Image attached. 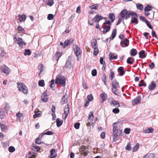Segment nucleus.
<instances>
[{
  "mask_svg": "<svg viewBox=\"0 0 158 158\" xmlns=\"http://www.w3.org/2000/svg\"><path fill=\"white\" fill-rule=\"evenodd\" d=\"M18 17L19 20L21 22L23 21L26 19V16L24 15H19Z\"/></svg>",
  "mask_w": 158,
  "mask_h": 158,
  "instance_id": "nucleus-27",
  "label": "nucleus"
},
{
  "mask_svg": "<svg viewBox=\"0 0 158 158\" xmlns=\"http://www.w3.org/2000/svg\"><path fill=\"white\" fill-rule=\"evenodd\" d=\"M35 114L33 115V118H35L39 117L41 116V112L40 111L38 112H35Z\"/></svg>",
  "mask_w": 158,
  "mask_h": 158,
  "instance_id": "nucleus-41",
  "label": "nucleus"
},
{
  "mask_svg": "<svg viewBox=\"0 0 158 158\" xmlns=\"http://www.w3.org/2000/svg\"><path fill=\"white\" fill-rule=\"evenodd\" d=\"M90 114L89 115V116L88 121L90 124H92L94 123L93 118V112H91Z\"/></svg>",
  "mask_w": 158,
  "mask_h": 158,
  "instance_id": "nucleus-18",
  "label": "nucleus"
},
{
  "mask_svg": "<svg viewBox=\"0 0 158 158\" xmlns=\"http://www.w3.org/2000/svg\"><path fill=\"white\" fill-rule=\"evenodd\" d=\"M71 58L70 57H68L66 62L65 65L64 67V68H67L68 69H70L71 68V64L70 63Z\"/></svg>",
  "mask_w": 158,
  "mask_h": 158,
  "instance_id": "nucleus-8",
  "label": "nucleus"
},
{
  "mask_svg": "<svg viewBox=\"0 0 158 158\" xmlns=\"http://www.w3.org/2000/svg\"><path fill=\"white\" fill-rule=\"evenodd\" d=\"M117 29H114L113 30V31L111 35V36L110 39L113 40L115 37L116 34Z\"/></svg>",
  "mask_w": 158,
  "mask_h": 158,
  "instance_id": "nucleus-30",
  "label": "nucleus"
},
{
  "mask_svg": "<svg viewBox=\"0 0 158 158\" xmlns=\"http://www.w3.org/2000/svg\"><path fill=\"white\" fill-rule=\"evenodd\" d=\"M39 70H40V73L39 74L40 75L41 73V72L43 71V65L41 64L40 65L38 66Z\"/></svg>",
  "mask_w": 158,
  "mask_h": 158,
  "instance_id": "nucleus-49",
  "label": "nucleus"
},
{
  "mask_svg": "<svg viewBox=\"0 0 158 158\" xmlns=\"http://www.w3.org/2000/svg\"><path fill=\"white\" fill-rule=\"evenodd\" d=\"M15 148L13 146H10L8 148V150L10 152H12L15 151Z\"/></svg>",
  "mask_w": 158,
  "mask_h": 158,
  "instance_id": "nucleus-54",
  "label": "nucleus"
},
{
  "mask_svg": "<svg viewBox=\"0 0 158 158\" xmlns=\"http://www.w3.org/2000/svg\"><path fill=\"white\" fill-rule=\"evenodd\" d=\"M139 146V143H137L136 145L134 146L133 148V151L136 152L138 150Z\"/></svg>",
  "mask_w": 158,
  "mask_h": 158,
  "instance_id": "nucleus-46",
  "label": "nucleus"
},
{
  "mask_svg": "<svg viewBox=\"0 0 158 158\" xmlns=\"http://www.w3.org/2000/svg\"><path fill=\"white\" fill-rule=\"evenodd\" d=\"M145 52L144 50H142L139 52V57L140 58H144L146 57V56L145 54Z\"/></svg>",
  "mask_w": 158,
  "mask_h": 158,
  "instance_id": "nucleus-25",
  "label": "nucleus"
},
{
  "mask_svg": "<svg viewBox=\"0 0 158 158\" xmlns=\"http://www.w3.org/2000/svg\"><path fill=\"white\" fill-rule=\"evenodd\" d=\"M36 153H34L32 155L31 152H29L28 155V158H35L36 157Z\"/></svg>",
  "mask_w": 158,
  "mask_h": 158,
  "instance_id": "nucleus-47",
  "label": "nucleus"
},
{
  "mask_svg": "<svg viewBox=\"0 0 158 158\" xmlns=\"http://www.w3.org/2000/svg\"><path fill=\"white\" fill-rule=\"evenodd\" d=\"M136 5L137 8L138 9L141 11L143 10V5L142 4L137 3L136 4Z\"/></svg>",
  "mask_w": 158,
  "mask_h": 158,
  "instance_id": "nucleus-38",
  "label": "nucleus"
},
{
  "mask_svg": "<svg viewBox=\"0 0 158 158\" xmlns=\"http://www.w3.org/2000/svg\"><path fill=\"white\" fill-rule=\"evenodd\" d=\"M113 54L111 52H110L109 54V58L110 60L112 59H116L117 58V56L116 55H115L113 56Z\"/></svg>",
  "mask_w": 158,
  "mask_h": 158,
  "instance_id": "nucleus-37",
  "label": "nucleus"
},
{
  "mask_svg": "<svg viewBox=\"0 0 158 158\" xmlns=\"http://www.w3.org/2000/svg\"><path fill=\"white\" fill-rule=\"evenodd\" d=\"M100 96L102 98V102H103L106 100V97L104 94L103 93L101 94Z\"/></svg>",
  "mask_w": 158,
  "mask_h": 158,
  "instance_id": "nucleus-60",
  "label": "nucleus"
},
{
  "mask_svg": "<svg viewBox=\"0 0 158 158\" xmlns=\"http://www.w3.org/2000/svg\"><path fill=\"white\" fill-rule=\"evenodd\" d=\"M69 112V106L68 105H67L65 106V108L64 109V114H65V118H67V115Z\"/></svg>",
  "mask_w": 158,
  "mask_h": 158,
  "instance_id": "nucleus-15",
  "label": "nucleus"
},
{
  "mask_svg": "<svg viewBox=\"0 0 158 158\" xmlns=\"http://www.w3.org/2000/svg\"><path fill=\"white\" fill-rule=\"evenodd\" d=\"M23 116V114L20 113L16 114V116L19 118L20 120H21L22 119Z\"/></svg>",
  "mask_w": 158,
  "mask_h": 158,
  "instance_id": "nucleus-59",
  "label": "nucleus"
},
{
  "mask_svg": "<svg viewBox=\"0 0 158 158\" xmlns=\"http://www.w3.org/2000/svg\"><path fill=\"white\" fill-rule=\"evenodd\" d=\"M120 88L119 83L116 79L112 82L111 89L112 92L116 95H118V89Z\"/></svg>",
  "mask_w": 158,
  "mask_h": 158,
  "instance_id": "nucleus-2",
  "label": "nucleus"
},
{
  "mask_svg": "<svg viewBox=\"0 0 158 158\" xmlns=\"http://www.w3.org/2000/svg\"><path fill=\"white\" fill-rule=\"evenodd\" d=\"M109 18L111 19V22H113L115 19V15L114 13H110L109 15Z\"/></svg>",
  "mask_w": 158,
  "mask_h": 158,
  "instance_id": "nucleus-31",
  "label": "nucleus"
},
{
  "mask_svg": "<svg viewBox=\"0 0 158 158\" xmlns=\"http://www.w3.org/2000/svg\"><path fill=\"white\" fill-rule=\"evenodd\" d=\"M134 17L132 18V19L131 20V22L134 23H135L136 24H137L138 23V21L137 20V18L138 17L137 15V17H136V16L134 15Z\"/></svg>",
  "mask_w": 158,
  "mask_h": 158,
  "instance_id": "nucleus-32",
  "label": "nucleus"
},
{
  "mask_svg": "<svg viewBox=\"0 0 158 158\" xmlns=\"http://www.w3.org/2000/svg\"><path fill=\"white\" fill-rule=\"evenodd\" d=\"M131 131V129L130 128H126L124 129V132L126 134H129L130 133V131Z\"/></svg>",
  "mask_w": 158,
  "mask_h": 158,
  "instance_id": "nucleus-57",
  "label": "nucleus"
},
{
  "mask_svg": "<svg viewBox=\"0 0 158 158\" xmlns=\"http://www.w3.org/2000/svg\"><path fill=\"white\" fill-rule=\"evenodd\" d=\"M73 41V40L71 38L69 40H67L64 41V48H65V47L68 46L70 43H72Z\"/></svg>",
  "mask_w": 158,
  "mask_h": 158,
  "instance_id": "nucleus-19",
  "label": "nucleus"
},
{
  "mask_svg": "<svg viewBox=\"0 0 158 158\" xmlns=\"http://www.w3.org/2000/svg\"><path fill=\"white\" fill-rule=\"evenodd\" d=\"M125 19L126 20L130 17V16H134V15L136 16L137 17V14L133 12L130 11L128 13Z\"/></svg>",
  "mask_w": 158,
  "mask_h": 158,
  "instance_id": "nucleus-23",
  "label": "nucleus"
},
{
  "mask_svg": "<svg viewBox=\"0 0 158 158\" xmlns=\"http://www.w3.org/2000/svg\"><path fill=\"white\" fill-rule=\"evenodd\" d=\"M120 44L122 47H127L129 44V40L127 39L126 38L124 41H121Z\"/></svg>",
  "mask_w": 158,
  "mask_h": 158,
  "instance_id": "nucleus-11",
  "label": "nucleus"
},
{
  "mask_svg": "<svg viewBox=\"0 0 158 158\" xmlns=\"http://www.w3.org/2000/svg\"><path fill=\"white\" fill-rule=\"evenodd\" d=\"M94 49L93 54L95 56H97L98 53V47L93 48Z\"/></svg>",
  "mask_w": 158,
  "mask_h": 158,
  "instance_id": "nucleus-43",
  "label": "nucleus"
},
{
  "mask_svg": "<svg viewBox=\"0 0 158 158\" xmlns=\"http://www.w3.org/2000/svg\"><path fill=\"white\" fill-rule=\"evenodd\" d=\"M98 4H94L91 5L89 6V8L91 9L97 10L98 7Z\"/></svg>",
  "mask_w": 158,
  "mask_h": 158,
  "instance_id": "nucleus-39",
  "label": "nucleus"
},
{
  "mask_svg": "<svg viewBox=\"0 0 158 158\" xmlns=\"http://www.w3.org/2000/svg\"><path fill=\"white\" fill-rule=\"evenodd\" d=\"M79 150L85 156L87 155L88 152V151L86 149L85 146H84L80 148Z\"/></svg>",
  "mask_w": 158,
  "mask_h": 158,
  "instance_id": "nucleus-12",
  "label": "nucleus"
},
{
  "mask_svg": "<svg viewBox=\"0 0 158 158\" xmlns=\"http://www.w3.org/2000/svg\"><path fill=\"white\" fill-rule=\"evenodd\" d=\"M128 14V11L126 9L123 10L120 12V16L121 18L125 17V16Z\"/></svg>",
  "mask_w": 158,
  "mask_h": 158,
  "instance_id": "nucleus-20",
  "label": "nucleus"
},
{
  "mask_svg": "<svg viewBox=\"0 0 158 158\" xmlns=\"http://www.w3.org/2000/svg\"><path fill=\"white\" fill-rule=\"evenodd\" d=\"M104 30L103 31V33L105 34L109 31L110 30V26L109 25L105 26L103 28Z\"/></svg>",
  "mask_w": 158,
  "mask_h": 158,
  "instance_id": "nucleus-21",
  "label": "nucleus"
},
{
  "mask_svg": "<svg viewBox=\"0 0 158 158\" xmlns=\"http://www.w3.org/2000/svg\"><path fill=\"white\" fill-rule=\"evenodd\" d=\"M124 68L123 67H120L118 69V72H120V75H123L125 73V72L123 71Z\"/></svg>",
  "mask_w": 158,
  "mask_h": 158,
  "instance_id": "nucleus-24",
  "label": "nucleus"
},
{
  "mask_svg": "<svg viewBox=\"0 0 158 158\" xmlns=\"http://www.w3.org/2000/svg\"><path fill=\"white\" fill-rule=\"evenodd\" d=\"M0 125L2 131H5V130H7L8 128L7 126H5L4 124H0Z\"/></svg>",
  "mask_w": 158,
  "mask_h": 158,
  "instance_id": "nucleus-40",
  "label": "nucleus"
},
{
  "mask_svg": "<svg viewBox=\"0 0 158 158\" xmlns=\"http://www.w3.org/2000/svg\"><path fill=\"white\" fill-rule=\"evenodd\" d=\"M87 98L88 101H91L93 100V97L92 94H90L87 96Z\"/></svg>",
  "mask_w": 158,
  "mask_h": 158,
  "instance_id": "nucleus-53",
  "label": "nucleus"
},
{
  "mask_svg": "<svg viewBox=\"0 0 158 158\" xmlns=\"http://www.w3.org/2000/svg\"><path fill=\"white\" fill-rule=\"evenodd\" d=\"M4 108L6 111H8L10 108L9 105L7 103H6Z\"/></svg>",
  "mask_w": 158,
  "mask_h": 158,
  "instance_id": "nucleus-62",
  "label": "nucleus"
},
{
  "mask_svg": "<svg viewBox=\"0 0 158 158\" xmlns=\"http://www.w3.org/2000/svg\"><path fill=\"white\" fill-rule=\"evenodd\" d=\"M91 44L93 48L98 47L97 40L95 39H93L91 41Z\"/></svg>",
  "mask_w": 158,
  "mask_h": 158,
  "instance_id": "nucleus-22",
  "label": "nucleus"
},
{
  "mask_svg": "<svg viewBox=\"0 0 158 158\" xmlns=\"http://www.w3.org/2000/svg\"><path fill=\"white\" fill-rule=\"evenodd\" d=\"M42 137H41V134L40 135V136L37 138L35 141V142L37 144H40L41 143V138Z\"/></svg>",
  "mask_w": 158,
  "mask_h": 158,
  "instance_id": "nucleus-34",
  "label": "nucleus"
},
{
  "mask_svg": "<svg viewBox=\"0 0 158 158\" xmlns=\"http://www.w3.org/2000/svg\"><path fill=\"white\" fill-rule=\"evenodd\" d=\"M39 85L41 87H43L45 85L44 81L43 80L39 81L38 83Z\"/></svg>",
  "mask_w": 158,
  "mask_h": 158,
  "instance_id": "nucleus-44",
  "label": "nucleus"
},
{
  "mask_svg": "<svg viewBox=\"0 0 158 158\" xmlns=\"http://www.w3.org/2000/svg\"><path fill=\"white\" fill-rule=\"evenodd\" d=\"M137 53V51L134 48L132 49L130 51V55L131 56H135Z\"/></svg>",
  "mask_w": 158,
  "mask_h": 158,
  "instance_id": "nucleus-29",
  "label": "nucleus"
},
{
  "mask_svg": "<svg viewBox=\"0 0 158 158\" xmlns=\"http://www.w3.org/2000/svg\"><path fill=\"white\" fill-rule=\"evenodd\" d=\"M103 19H106V18L102 17L101 15H99V14H97L94 18L93 20L94 22L98 23L100 20Z\"/></svg>",
  "mask_w": 158,
  "mask_h": 158,
  "instance_id": "nucleus-6",
  "label": "nucleus"
},
{
  "mask_svg": "<svg viewBox=\"0 0 158 158\" xmlns=\"http://www.w3.org/2000/svg\"><path fill=\"white\" fill-rule=\"evenodd\" d=\"M110 105L111 106H114L115 107H118L120 106V104L117 101H112L110 103Z\"/></svg>",
  "mask_w": 158,
  "mask_h": 158,
  "instance_id": "nucleus-16",
  "label": "nucleus"
},
{
  "mask_svg": "<svg viewBox=\"0 0 158 158\" xmlns=\"http://www.w3.org/2000/svg\"><path fill=\"white\" fill-rule=\"evenodd\" d=\"M31 54V52L29 49H25V52L24 53V55L26 56L27 55L29 56Z\"/></svg>",
  "mask_w": 158,
  "mask_h": 158,
  "instance_id": "nucleus-51",
  "label": "nucleus"
},
{
  "mask_svg": "<svg viewBox=\"0 0 158 158\" xmlns=\"http://www.w3.org/2000/svg\"><path fill=\"white\" fill-rule=\"evenodd\" d=\"M154 131L153 129L152 128H148L143 131L145 133H152Z\"/></svg>",
  "mask_w": 158,
  "mask_h": 158,
  "instance_id": "nucleus-28",
  "label": "nucleus"
},
{
  "mask_svg": "<svg viewBox=\"0 0 158 158\" xmlns=\"http://www.w3.org/2000/svg\"><path fill=\"white\" fill-rule=\"evenodd\" d=\"M133 62V59L129 57L127 60V62L128 64H132Z\"/></svg>",
  "mask_w": 158,
  "mask_h": 158,
  "instance_id": "nucleus-48",
  "label": "nucleus"
},
{
  "mask_svg": "<svg viewBox=\"0 0 158 158\" xmlns=\"http://www.w3.org/2000/svg\"><path fill=\"white\" fill-rule=\"evenodd\" d=\"M120 124L118 123H114L113 124V139L114 141L117 140L118 133H120L122 135V130L120 129Z\"/></svg>",
  "mask_w": 158,
  "mask_h": 158,
  "instance_id": "nucleus-1",
  "label": "nucleus"
},
{
  "mask_svg": "<svg viewBox=\"0 0 158 158\" xmlns=\"http://www.w3.org/2000/svg\"><path fill=\"white\" fill-rule=\"evenodd\" d=\"M61 53L59 52H56L55 55V56L56 57V60L58 61L59 58L61 56Z\"/></svg>",
  "mask_w": 158,
  "mask_h": 158,
  "instance_id": "nucleus-35",
  "label": "nucleus"
},
{
  "mask_svg": "<svg viewBox=\"0 0 158 158\" xmlns=\"http://www.w3.org/2000/svg\"><path fill=\"white\" fill-rule=\"evenodd\" d=\"M66 79L63 76L58 75L56 77L55 81V84L56 85L61 84L63 86L65 85Z\"/></svg>",
  "mask_w": 158,
  "mask_h": 158,
  "instance_id": "nucleus-3",
  "label": "nucleus"
},
{
  "mask_svg": "<svg viewBox=\"0 0 158 158\" xmlns=\"http://www.w3.org/2000/svg\"><path fill=\"white\" fill-rule=\"evenodd\" d=\"M47 93V90H46L41 96V100L42 102H47L48 99Z\"/></svg>",
  "mask_w": 158,
  "mask_h": 158,
  "instance_id": "nucleus-10",
  "label": "nucleus"
},
{
  "mask_svg": "<svg viewBox=\"0 0 158 158\" xmlns=\"http://www.w3.org/2000/svg\"><path fill=\"white\" fill-rule=\"evenodd\" d=\"M152 6L149 5H147L144 8V11L151 10L152 9Z\"/></svg>",
  "mask_w": 158,
  "mask_h": 158,
  "instance_id": "nucleus-50",
  "label": "nucleus"
},
{
  "mask_svg": "<svg viewBox=\"0 0 158 158\" xmlns=\"http://www.w3.org/2000/svg\"><path fill=\"white\" fill-rule=\"evenodd\" d=\"M156 84L155 82L154 81H152L149 85V89L150 90H152L156 88Z\"/></svg>",
  "mask_w": 158,
  "mask_h": 158,
  "instance_id": "nucleus-13",
  "label": "nucleus"
},
{
  "mask_svg": "<svg viewBox=\"0 0 158 158\" xmlns=\"http://www.w3.org/2000/svg\"><path fill=\"white\" fill-rule=\"evenodd\" d=\"M56 123L57 126L58 127H60L63 123V121L60 120V118H58L56 120Z\"/></svg>",
  "mask_w": 158,
  "mask_h": 158,
  "instance_id": "nucleus-26",
  "label": "nucleus"
},
{
  "mask_svg": "<svg viewBox=\"0 0 158 158\" xmlns=\"http://www.w3.org/2000/svg\"><path fill=\"white\" fill-rule=\"evenodd\" d=\"M80 124L79 123H77L74 124V127L76 129H78L79 128Z\"/></svg>",
  "mask_w": 158,
  "mask_h": 158,
  "instance_id": "nucleus-64",
  "label": "nucleus"
},
{
  "mask_svg": "<svg viewBox=\"0 0 158 158\" xmlns=\"http://www.w3.org/2000/svg\"><path fill=\"white\" fill-rule=\"evenodd\" d=\"M145 23H146L147 26L149 27V28L151 29L152 28V27L149 21L146 20V21Z\"/></svg>",
  "mask_w": 158,
  "mask_h": 158,
  "instance_id": "nucleus-61",
  "label": "nucleus"
},
{
  "mask_svg": "<svg viewBox=\"0 0 158 158\" xmlns=\"http://www.w3.org/2000/svg\"><path fill=\"white\" fill-rule=\"evenodd\" d=\"M154 156L153 154L148 153L143 158H154Z\"/></svg>",
  "mask_w": 158,
  "mask_h": 158,
  "instance_id": "nucleus-33",
  "label": "nucleus"
},
{
  "mask_svg": "<svg viewBox=\"0 0 158 158\" xmlns=\"http://www.w3.org/2000/svg\"><path fill=\"white\" fill-rule=\"evenodd\" d=\"M119 109L117 108H114L112 110L113 112L115 114H118L119 113Z\"/></svg>",
  "mask_w": 158,
  "mask_h": 158,
  "instance_id": "nucleus-55",
  "label": "nucleus"
},
{
  "mask_svg": "<svg viewBox=\"0 0 158 158\" xmlns=\"http://www.w3.org/2000/svg\"><path fill=\"white\" fill-rule=\"evenodd\" d=\"M50 153L49 156L50 158H54L57 155L55 149H52L50 151Z\"/></svg>",
  "mask_w": 158,
  "mask_h": 158,
  "instance_id": "nucleus-14",
  "label": "nucleus"
},
{
  "mask_svg": "<svg viewBox=\"0 0 158 158\" xmlns=\"http://www.w3.org/2000/svg\"><path fill=\"white\" fill-rule=\"evenodd\" d=\"M74 52L76 56H78L80 55L81 51L77 45H76L74 46V47L73 48Z\"/></svg>",
  "mask_w": 158,
  "mask_h": 158,
  "instance_id": "nucleus-9",
  "label": "nucleus"
},
{
  "mask_svg": "<svg viewBox=\"0 0 158 158\" xmlns=\"http://www.w3.org/2000/svg\"><path fill=\"white\" fill-rule=\"evenodd\" d=\"M141 100V96L140 95L137 96L135 99L132 100V105L134 106L139 103Z\"/></svg>",
  "mask_w": 158,
  "mask_h": 158,
  "instance_id": "nucleus-7",
  "label": "nucleus"
},
{
  "mask_svg": "<svg viewBox=\"0 0 158 158\" xmlns=\"http://www.w3.org/2000/svg\"><path fill=\"white\" fill-rule=\"evenodd\" d=\"M54 18V15L52 14H49L48 15L47 19L49 20H52Z\"/></svg>",
  "mask_w": 158,
  "mask_h": 158,
  "instance_id": "nucleus-58",
  "label": "nucleus"
},
{
  "mask_svg": "<svg viewBox=\"0 0 158 158\" xmlns=\"http://www.w3.org/2000/svg\"><path fill=\"white\" fill-rule=\"evenodd\" d=\"M1 71L6 74H9L10 72V69L5 65H3L1 67Z\"/></svg>",
  "mask_w": 158,
  "mask_h": 158,
  "instance_id": "nucleus-5",
  "label": "nucleus"
},
{
  "mask_svg": "<svg viewBox=\"0 0 158 158\" xmlns=\"http://www.w3.org/2000/svg\"><path fill=\"white\" fill-rule=\"evenodd\" d=\"M53 134V133L51 131H48L45 133L41 134V137H42L44 135H51Z\"/></svg>",
  "mask_w": 158,
  "mask_h": 158,
  "instance_id": "nucleus-42",
  "label": "nucleus"
},
{
  "mask_svg": "<svg viewBox=\"0 0 158 158\" xmlns=\"http://www.w3.org/2000/svg\"><path fill=\"white\" fill-rule=\"evenodd\" d=\"M106 76L104 73L103 74L102 77V80L103 81L104 84L106 85Z\"/></svg>",
  "mask_w": 158,
  "mask_h": 158,
  "instance_id": "nucleus-36",
  "label": "nucleus"
},
{
  "mask_svg": "<svg viewBox=\"0 0 158 158\" xmlns=\"http://www.w3.org/2000/svg\"><path fill=\"white\" fill-rule=\"evenodd\" d=\"M68 98V95L65 94L64 95L61 99V100L60 102V103L61 104H64L66 103L67 102V98Z\"/></svg>",
  "mask_w": 158,
  "mask_h": 158,
  "instance_id": "nucleus-17",
  "label": "nucleus"
},
{
  "mask_svg": "<svg viewBox=\"0 0 158 158\" xmlns=\"http://www.w3.org/2000/svg\"><path fill=\"white\" fill-rule=\"evenodd\" d=\"M92 75L94 77L97 75V71L96 69H93L91 72Z\"/></svg>",
  "mask_w": 158,
  "mask_h": 158,
  "instance_id": "nucleus-56",
  "label": "nucleus"
},
{
  "mask_svg": "<svg viewBox=\"0 0 158 158\" xmlns=\"http://www.w3.org/2000/svg\"><path fill=\"white\" fill-rule=\"evenodd\" d=\"M114 77V73L112 71H111L110 74V77L111 80H112Z\"/></svg>",
  "mask_w": 158,
  "mask_h": 158,
  "instance_id": "nucleus-45",
  "label": "nucleus"
},
{
  "mask_svg": "<svg viewBox=\"0 0 158 158\" xmlns=\"http://www.w3.org/2000/svg\"><path fill=\"white\" fill-rule=\"evenodd\" d=\"M32 147L33 148V149L35 151L38 152L40 150V148L39 146L34 145Z\"/></svg>",
  "mask_w": 158,
  "mask_h": 158,
  "instance_id": "nucleus-52",
  "label": "nucleus"
},
{
  "mask_svg": "<svg viewBox=\"0 0 158 158\" xmlns=\"http://www.w3.org/2000/svg\"><path fill=\"white\" fill-rule=\"evenodd\" d=\"M18 90L21 91L25 94H27L28 93V89L26 85L23 83H18Z\"/></svg>",
  "mask_w": 158,
  "mask_h": 158,
  "instance_id": "nucleus-4",
  "label": "nucleus"
},
{
  "mask_svg": "<svg viewBox=\"0 0 158 158\" xmlns=\"http://www.w3.org/2000/svg\"><path fill=\"white\" fill-rule=\"evenodd\" d=\"M131 143L129 142L127 143V145L125 149L127 150H131Z\"/></svg>",
  "mask_w": 158,
  "mask_h": 158,
  "instance_id": "nucleus-63",
  "label": "nucleus"
}]
</instances>
